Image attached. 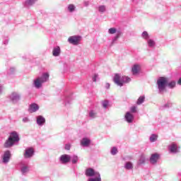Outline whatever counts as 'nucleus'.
Listing matches in <instances>:
<instances>
[{
  "label": "nucleus",
  "mask_w": 181,
  "mask_h": 181,
  "mask_svg": "<svg viewBox=\"0 0 181 181\" xmlns=\"http://www.w3.org/2000/svg\"><path fill=\"white\" fill-rule=\"evenodd\" d=\"M167 87L168 88H175L176 87V81H171L169 82V80L167 78Z\"/></svg>",
  "instance_id": "24"
},
{
  "label": "nucleus",
  "mask_w": 181,
  "mask_h": 181,
  "mask_svg": "<svg viewBox=\"0 0 181 181\" xmlns=\"http://www.w3.org/2000/svg\"><path fill=\"white\" fill-rule=\"evenodd\" d=\"M109 105H110V102L108 100L102 101V106L105 110H107Z\"/></svg>",
  "instance_id": "36"
},
{
  "label": "nucleus",
  "mask_w": 181,
  "mask_h": 181,
  "mask_svg": "<svg viewBox=\"0 0 181 181\" xmlns=\"http://www.w3.org/2000/svg\"><path fill=\"white\" fill-rule=\"evenodd\" d=\"M158 160H159V154H151L150 157V163H151V165H156V163H158Z\"/></svg>",
  "instance_id": "15"
},
{
  "label": "nucleus",
  "mask_w": 181,
  "mask_h": 181,
  "mask_svg": "<svg viewBox=\"0 0 181 181\" xmlns=\"http://www.w3.org/2000/svg\"><path fill=\"white\" fill-rule=\"evenodd\" d=\"M88 115L91 119H94V118H97V112H95V110H90Z\"/></svg>",
  "instance_id": "29"
},
{
  "label": "nucleus",
  "mask_w": 181,
  "mask_h": 181,
  "mask_svg": "<svg viewBox=\"0 0 181 181\" xmlns=\"http://www.w3.org/2000/svg\"><path fill=\"white\" fill-rule=\"evenodd\" d=\"M110 83H107L105 84V88H107V89L108 90V89H110Z\"/></svg>",
  "instance_id": "42"
},
{
  "label": "nucleus",
  "mask_w": 181,
  "mask_h": 181,
  "mask_svg": "<svg viewBox=\"0 0 181 181\" xmlns=\"http://www.w3.org/2000/svg\"><path fill=\"white\" fill-rule=\"evenodd\" d=\"M157 88L160 94H163L166 91V87H168V78L160 76L158 78L157 82Z\"/></svg>",
  "instance_id": "5"
},
{
  "label": "nucleus",
  "mask_w": 181,
  "mask_h": 181,
  "mask_svg": "<svg viewBox=\"0 0 181 181\" xmlns=\"http://www.w3.org/2000/svg\"><path fill=\"white\" fill-rule=\"evenodd\" d=\"M67 11L69 12V13H74V12H76L77 11V7H76V5L71 4L67 6Z\"/></svg>",
  "instance_id": "21"
},
{
  "label": "nucleus",
  "mask_w": 181,
  "mask_h": 181,
  "mask_svg": "<svg viewBox=\"0 0 181 181\" xmlns=\"http://www.w3.org/2000/svg\"><path fill=\"white\" fill-rule=\"evenodd\" d=\"M98 78V74H95L92 78L93 81L95 82L97 81V79Z\"/></svg>",
  "instance_id": "38"
},
{
  "label": "nucleus",
  "mask_w": 181,
  "mask_h": 181,
  "mask_svg": "<svg viewBox=\"0 0 181 181\" xmlns=\"http://www.w3.org/2000/svg\"><path fill=\"white\" fill-rule=\"evenodd\" d=\"M10 70H13V68H11V69H10Z\"/></svg>",
  "instance_id": "46"
},
{
  "label": "nucleus",
  "mask_w": 181,
  "mask_h": 181,
  "mask_svg": "<svg viewBox=\"0 0 181 181\" xmlns=\"http://www.w3.org/2000/svg\"><path fill=\"white\" fill-rule=\"evenodd\" d=\"M147 45L151 49H153L156 45V42L152 39H148V40H147Z\"/></svg>",
  "instance_id": "25"
},
{
  "label": "nucleus",
  "mask_w": 181,
  "mask_h": 181,
  "mask_svg": "<svg viewBox=\"0 0 181 181\" xmlns=\"http://www.w3.org/2000/svg\"><path fill=\"white\" fill-rule=\"evenodd\" d=\"M146 161V158L144 155H141L138 160L137 165H144Z\"/></svg>",
  "instance_id": "26"
},
{
  "label": "nucleus",
  "mask_w": 181,
  "mask_h": 181,
  "mask_svg": "<svg viewBox=\"0 0 181 181\" xmlns=\"http://www.w3.org/2000/svg\"><path fill=\"white\" fill-rule=\"evenodd\" d=\"M35 155V150L32 148H28L25 150L24 158L25 159H30Z\"/></svg>",
  "instance_id": "10"
},
{
  "label": "nucleus",
  "mask_w": 181,
  "mask_h": 181,
  "mask_svg": "<svg viewBox=\"0 0 181 181\" xmlns=\"http://www.w3.org/2000/svg\"><path fill=\"white\" fill-rule=\"evenodd\" d=\"M8 40H6L4 42V45H8Z\"/></svg>",
  "instance_id": "45"
},
{
  "label": "nucleus",
  "mask_w": 181,
  "mask_h": 181,
  "mask_svg": "<svg viewBox=\"0 0 181 181\" xmlns=\"http://www.w3.org/2000/svg\"><path fill=\"white\" fill-rule=\"evenodd\" d=\"M118 33V31L117 30V28H111L108 30V33L109 35H117V33Z\"/></svg>",
  "instance_id": "35"
},
{
  "label": "nucleus",
  "mask_w": 181,
  "mask_h": 181,
  "mask_svg": "<svg viewBox=\"0 0 181 181\" xmlns=\"http://www.w3.org/2000/svg\"><path fill=\"white\" fill-rule=\"evenodd\" d=\"M71 160L74 165H76V163H77V162H78V156H77L76 155L72 156L71 157Z\"/></svg>",
  "instance_id": "32"
},
{
  "label": "nucleus",
  "mask_w": 181,
  "mask_h": 181,
  "mask_svg": "<svg viewBox=\"0 0 181 181\" xmlns=\"http://www.w3.org/2000/svg\"><path fill=\"white\" fill-rule=\"evenodd\" d=\"M45 123L46 119L43 116L39 115L37 117V124L39 125V127H43Z\"/></svg>",
  "instance_id": "18"
},
{
  "label": "nucleus",
  "mask_w": 181,
  "mask_h": 181,
  "mask_svg": "<svg viewBox=\"0 0 181 181\" xmlns=\"http://www.w3.org/2000/svg\"><path fill=\"white\" fill-rule=\"evenodd\" d=\"M132 1H135V0H132Z\"/></svg>",
  "instance_id": "47"
},
{
  "label": "nucleus",
  "mask_w": 181,
  "mask_h": 181,
  "mask_svg": "<svg viewBox=\"0 0 181 181\" xmlns=\"http://www.w3.org/2000/svg\"><path fill=\"white\" fill-rule=\"evenodd\" d=\"M12 155L11 154L10 151H6L4 152L3 156H2V162L4 165H7V163H9V161L11 160V157Z\"/></svg>",
  "instance_id": "9"
},
{
  "label": "nucleus",
  "mask_w": 181,
  "mask_h": 181,
  "mask_svg": "<svg viewBox=\"0 0 181 181\" xmlns=\"http://www.w3.org/2000/svg\"><path fill=\"white\" fill-rule=\"evenodd\" d=\"M139 71H141V65L138 64L133 65L132 67V73L133 76H136V74H139Z\"/></svg>",
  "instance_id": "16"
},
{
  "label": "nucleus",
  "mask_w": 181,
  "mask_h": 181,
  "mask_svg": "<svg viewBox=\"0 0 181 181\" xmlns=\"http://www.w3.org/2000/svg\"><path fill=\"white\" fill-rule=\"evenodd\" d=\"M7 98H8V100L13 104H18L21 101V93L13 91V92H11L7 96Z\"/></svg>",
  "instance_id": "6"
},
{
  "label": "nucleus",
  "mask_w": 181,
  "mask_h": 181,
  "mask_svg": "<svg viewBox=\"0 0 181 181\" xmlns=\"http://www.w3.org/2000/svg\"><path fill=\"white\" fill-rule=\"evenodd\" d=\"M105 11H107V6H104V5H101L98 6V11L100 13H104V12H105Z\"/></svg>",
  "instance_id": "34"
},
{
  "label": "nucleus",
  "mask_w": 181,
  "mask_h": 181,
  "mask_svg": "<svg viewBox=\"0 0 181 181\" xmlns=\"http://www.w3.org/2000/svg\"><path fill=\"white\" fill-rule=\"evenodd\" d=\"M85 175L89 177L87 181H102L101 174L93 168H87Z\"/></svg>",
  "instance_id": "2"
},
{
  "label": "nucleus",
  "mask_w": 181,
  "mask_h": 181,
  "mask_svg": "<svg viewBox=\"0 0 181 181\" xmlns=\"http://www.w3.org/2000/svg\"><path fill=\"white\" fill-rule=\"evenodd\" d=\"M134 115L131 112H127L124 115V119L128 124H132L134 122Z\"/></svg>",
  "instance_id": "11"
},
{
  "label": "nucleus",
  "mask_w": 181,
  "mask_h": 181,
  "mask_svg": "<svg viewBox=\"0 0 181 181\" xmlns=\"http://www.w3.org/2000/svg\"><path fill=\"white\" fill-rule=\"evenodd\" d=\"M19 134H18L17 132L13 131L10 134V136L5 142L4 148H11L13 146L15 142H19Z\"/></svg>",
  "instance_id": "4"
},
{
  "label": "nucleus",
  "mask_w": 181,
  "mask_h": 181,
  "mask_svg": "<svg viewBox=\"0 0 181 181\" xmlns=\"http://www.w3.org/2000/svg\"><path fill=\"white\" fill-rule=\"evenodd\" d=\"M80 40H81V37L79 35H73L68 38L69 43L74 46H77L80 43Z\"/></svg>",
  "instance_id": "7"
},
{
  "label": "nucleus",
  "mask_w": 181,
  "mask_h": 181,
  "mask_svg": "<svg viewBox=\"0 0 181 181\" xmlns=\"http://www.w3.org/2000/svg\"><path fill=\"white\" fill-rule=\"evenodd\" d=\"M122 35V32H121L120 30H118L116 36L114 37L112 40V45H114L115 43V42H117V40H118V39H119V37H121V35Z\"/></svg>",
  "instance_id": "22"
},
{
  "label": "nucleus",
  "mask_w": 181,
  "mask_h": 181,
  "mask_svg": "<svg viewBox=\"0 0 181 181\" xmlns=\"http://www.w3.org/2000/svg\"><path fill=\"white\" fill-rule=\"evenodd\" d=\"M177 84H178L179 86H181V77L178 79V81H177Z\"/></svg>",
  "instance_id": "44"
},
{
  "label": "nucleus",
  "mask_w": 181,
  "mask_h": 181,
  "mask_svg": "<svg viewBox=\"0 0 181 181\" xmlns=\"http://www.w3.org/2000/svg\"><path fill=\"white\" fill-rule=\"evenodd\" d=\"M124 168L127 170H132L134 169V164L130 161H127L124 164Z\"/></svg>",
  "instance_id": "23"
},
{
  "label": "nucleus",
  "mask_w": 181,
  "mask_h": 181,
  "mask_svg": "<svg viewBox=\"0 0 181 181\" xmlns=\"http://www.w3.org/2000/svg\"><path fill=\"white\" fill-rule=\"evenodd\" d=\"M141 37L142 39H144V40H148L149 38L151 37V36L149 35V33H148L146 31H144L141 33Z\"/></svg>",
  "instance_id": "27"
},
{
  "label": "nucleus",
  "mask_w": 181,
  "mask_h": 181,
  "mask_svg": "<svg viewBox=\"0 0 181 181\" xmlns=\"http://www.w3.org/2000/svg\"><path fill=\"white\" fill-rule=\"evenodd\" d=\"M49 77H50L49 73H43L41 76H38L33 80V86L37 89L42 88L43 84L49 81Z\"/></svg>",
  "instance_id": "1"
},
{
  "label": "nucleus",
  "mask_w": 181,
  "mask_h": 181,
  "mask_svg": "<svg viewBox=\"0 0 181 181\" xmlns=\"http://www.w3.org/2000/svg\"><path fill=\"white\" fill-rule=\"evenodd\" d=\"M29 165H28L27 164H21V172L22 175H23L24 176L28 175V173H29Z\"/></svg>",
  "instance_id": "17"
},
{
  "label": "nucleus",
  "mask_w": 181,
  "mask_h": 181,
  "mask_svg": "<svg viewBox=\"0 0 181 181\" xmlns=\"http://www.w3.org/2000/svg\"><path fill=\"white\" fill-rule=\"evenodd\" d=\"M150 142H156L158 141V134H153L149 137Z\"/></svg>",
  "instance_id": "30"
},
{
  "label": "nucleus",
  "mask_w": 181,
  "mask_h": 181,
  "mask_svg": "<svg viewBox=\"0 0 181 181\" xmlns=\"http://www.w3.org/2000/svg\"><path fill=\"white\" fill-rule=\"evenodd\" d=\"M3 91H4V86H0V94H2Z\"/></svg>",
  "instance_id": "43"
},
{
  "label": "nucleus",
  "mask_w": 181,
  "mask_h": 181,
  "mask_svg": "<svg viewBox=\"0 0 181 181\" xmlns=\"http://www.w3.org/2000/svg\"><path fill=\"white\" fill-rule=\"evenodd\" d=\"M39 110V105L36 103H33L30 105L28 111L29 112H36V111Z\"/></svg>",
  "instance_id": "20"
},
{
  "label": "nucleus",
  "mask_w": 181,
  "mask_h": 181,
  "mask_svg": "<svg viewBox=\"0 0 181 181\" xmlns=\"http://www.w3.org/2000/svg\"><path fill=\"white\" fill-rule=\"evenodd\" d=\"M71 160V156L67 154H63L60 156L59 160L61 163H69L70 160Z\"/></svg>",
  "instance_id": "14"
},
{
  "label": "nucleus",
  "mask_w": 181,
  "mask_h": 181,
  "mask_svg": "<svg viewBox=\"0 0 181 181\" xmlns=\"http://www.w3.org/2000/svg\"><path fill=\"white\" fill-rule=\"evenodd\" d=\"M170 107H172V103L168 102L164 105L160 107V110H165L166 108H170Z\"/></svg>",
  "instance_id": "37"
},
{
  "label": "nucleus",
  "mask_w": 181,
  "mask_h": 181,
  "mask_svg": "<svg viewBox=\"0 0 181 181\" xmlns=\"http://www.w3.org/2000/svg\"><path fill=\"white\" fill-rule=\"evenodd\" d=\"M110 153L113 156H115V155H117V153H118V148H117L115 146L112 147L110 149Z\"/></svg>",
  "instance_id": "33"
},
{
  "label": "nucleus",
  "mask_w": 181,
  "mask_h": 181,
  "mask_svg": "<svg viewBox=\"0 0 181 181\" xmlns=\"http://www.w3.org/2000/svg\"><path fill=\"white\" fill-rule=\"evenodd\" d=\"M144 103H145V96H140L136 101L137 105H141V104H144Z\"/></svg>",
  "instance_id": "28"
},
{
  "label": "nucleus",
  "mask_w": 181,
  "mask_h": 181,
  "mask_svg": "<svg viewBox=\"0 0 181 181\" xmlns=\"http://www.w3.org/2000/svg\"><path fill=\"white\" fill-rule=\"evenodd\" d=\"M91 145V140L89 138L84 137L81 140V146L88 148Z\"/></svg>",
  "instance_id": "12"
},
{
  "label": "nucleus",
  "mask_w": 181,
  "mask_h": 181,
  "mask_svg": "<svg viewBox=\"0 0 181 181\" xmlns=\"http://www.w3.org/2000/svg\"><path fill=\"white\" fill-rule=\"evenodd\" d=\"M130 112L131 114H136V112H138V106L136 105H133L130 107Z\"/></svg>",
  "instance_id": "31"
},
{
  "label": "nucleus",
  "mask_w": 181,
  "mask_h": 181,
  "mask_svg": "<svg viewBox=\"0 0 181 181\" xmlns=\"http://www.w3.org/2000/svg\"><path fill=\"white\" fill-rule=\"evenodd\" d=\"M60 54H62V49L60 48V46H54L52 49V56H54V57H59Z\"/></svg>",
  "instance_id": "13"
},
{
  "label": "nucleus",
  "mask_w": 181,
  "mask_h": 181,
  "mask_svg": "<svg viewBox=\"0 0 181 181\" xmlns=\"http://www.w3.org/2000/svg\"><path fill=\"white\" fill-rule=\"evenodd\" d=\"M36 2H37V0H26L23 3V6L24 8H30V6H33Z\"/></svg>",
  "instance_id": "19"
},
{
  "label": "nucleus",
  "mask_w": 181,
  "mask_h": 181,
  "mask_svg": "<svg viewBox=\"0 0 181 181\" xmlns=\"http://www.w3.org/2000/svg\"><path fill=\"white\" fill-rule=\"evenodd\" d=\"M168 151L170 153H179L180 152V147H178L177 144L173 143L168 146Z\"/></svg>",
  "instance_id": "8"
},
{
  "label": "nucleus",
  "mask_w": 181,
  "mask_h": 181,
  "mask_svg": "<svg viewBox=\"0 0 181 181\" xmlns=\"http://www.w3.org/2000/svg\"><path fill=\"white\" fill-rule=\"evenodd\" d=\"M113 81L115 84L117 86H119V87H122L124 84H127L128 83H130L131 78L125 76H121V74H115V76L113 78Z\"/></svg>",
  "instance_id": "3"
},
{
  "label": "nucleus",
  "mask_w": 181,
  "mask_h": 181,
  "mask_svg": "<svg viewBox=\"0 0 181 181\" xmlns=\"http://www.w3.org/2000/svg\"><path fill=\"white\" fill-rule=\"evenodd\" d=\"M23 122L24 123L30 122V119H29V118L28 117H24L23 118Z\"/></svg>",
  "instance_id": "39"
},
{
  "label": "nucleus",
  "mask_w": 181,
  "mask_h": 181,
  "mask_svg": "<svg viewBox=\"0 0 181 181\" xmlns=\"http://www.w3.org/2000/svg\"><path fill=\"white\" fill-rule=\"evenodd\" d=\"M83 5L84 6H88L90 5V1H84L83 2Z\"/></svg>",
  "instance_id": "41"
},
{
  "label": "nucleus",
  "mask_w": 181,
  "mask_h": 181,
  "mask_svg": "<svg viewBox=\"0 0 181 181\" xmlns=\"http://www.w3.org/2000/svg\"><path fill=\"white\" fill-rule=\"evenodd\" d=\"M70 148H71V146H70V144H66L65 145V149L66 151H70Z\"/></svg>",
  "instance_id": "40"
}]
</instances>
